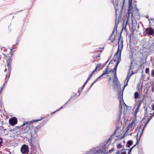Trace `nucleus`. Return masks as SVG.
Returning a JSON list of instances; mask_svg holds the SVG:
<instances>
[{
	"label": "nucleus",
	"instance_id": "nucleus-1",
	"mask_svg": "<svg viewBox=\"0 0 154 154\" xmlns=\"http://www.w3.org/2000/svg\"><path fill=\"white\" fill-rule=\"evenodd\" d=\"M113 136L111 135L107 140H106L101 143L96 147L100 154L105 153L106 151L108 150L109 146L110 144V142H109L111 141L113 139Z\"/></svg>",
	"mask_w": 154,
	"mask_h": 154
},
{
	"label": "nucleus",
	"instance_id": "nucleus-2",
	"mask_svg": "<svg viewBox=\"0 0 154 154\" xmlns=\"http://www.w3.org/2000/svg\"><path fill=\"white\" fill-rule=\"evenodd\" d=\"M121 34L120 35L119 37L118 38V47L117 51L114 54V56L116 57L117 61L116 65L118 66V64L121 61V54L122 50L123 48V41L122 38L120 41V45L119 44V42L121 39Z\"/></svg>",
	"mask_w": 154,
	"mask_h": 154
},
{
	"label": "nucleus",
	"instance_id": "nucleus-3",
	"mask_svg": "<svg viewBox=\"0 0 154 154\" xmlns=\"http://www.w3.org/2000/svg\"><path fill=\"white\" fill-rule=\"evenodd\" d=\"M125 0H115V4H114V0H112V3L114 5V8L115 9V15L116 17H117V10H119L121 8H122V6H123V8H124Z\"/></svg>",
	"mask_w": 154,
	"mask_h": 154
},
{
	"label": "nucleus",
	"instance_id": "nucleus-4",
	"mask_svg": "<svg viewBox=\"0 0 154 154\" xmlns=\"http://www.w3.org/2000/svg\"><path fill=\"white\" fill-rule=\"evenodd\" d=\"M113 86L114 89H117V90L121 89V85L117 75H116V76H114L113 79Z\"/></svg>",
	"mask_w": 154,
	"mask_h": 154
},
{
	"label": "nucleus",
	"instance_id": "nucleus-5",
	"mask_svg": "<svg viewBox=\"0 0 154 154\" xmlns=\"http://www.w3.org/2000/svg\"><path fill=\"white\" fill-rule=\"evenodd\" d=\"M28 141L31 146V148L33 150H34L37 148H39V144L37 142L32 141V139L31 138L30 139H29Z\"/></svg>",
	"mask_w": 154,
	"mask_h": 154
},
{
	"label": "nucleus",
	"instance_id": "nucleus-6",
	"mask_svg": "<svg viewBox=\"0 0 154 154\" xmlns=\"http://www.w3.org/2000/svg\"><path fill=\"white\" fill-rule=\"evenodd\" d=\"M20 151L23 154H28L29 152V148L26 144L23 145L21 147Z\"/></svg>",
	"mask_w": 154,
	"mask_h": 154
},
{
	"label": "nucleus",
	"instance_id": "nucleus-7",
	"mask_svg": "<svg viewBox=\"0 0 154 154\" xmlns=\"http://www.w3.org/2000/svg\"><path fill=\"white\" fill-rule=\"evenodd\" d=\"M125 88V87H123L122 89V91L121 92V91H119L118 93V95H119V99L120 100L119 106L121 108V110L122 108V105L121 99L122 98L123 99V92Z\"/></svg>",
	"mask_w": 154,
	"mask_h": 154
},
{
	"label": "nucleus",
	"instance_id": "nucleus-8",
	"mask_svg": "<svg viewBox=\"0 0 154 154\" xmlns=\"http://www.w3.org/2000/svg\"><path fill=\"white\" fill-rule=\"evenodd\" d=\"M9 123L10 125L14 126L17 123V119L15 117H12L9 120Z\"/></svg>",
	"mask_w": 154,
	"mask_h": 154
},
{
	"label": "nucleus",
	"instance_id": "nucleus-9",
	"mask_svg": "<svg viewBox=\"0 0 154 154\" xmlns=\"http://www.w3.org/2000/svg\"><path fill=\"white\" fill-rule=\"evenodd\" d=\"M11 57H9V58L7 60L6 62L7 63V66L8 67V73L9 76L10 75L11 71V66L10 63V61H11Z\"/></svg>",
	"mask_w": 154,
	"mask_h": 154
},
{
	"label": "nucleus",
	"instance_id": "nucleus-10",
	"mask_svg": "<svg viewBox=\"0 0 154 154\" xmlns=\"http://www.w3.org/2000/svg\"><path fill=\"white\" fill-rule=\"evenodd\" d=\"M132 0H129L128 1V9L127 12L128 17L129 16L130 14H131V16H133V12H132V11H131L133 8L132 4Z\"/></svg>",
	"mask_w": 154,
	"mask_h": 154
},
{
	"label": "nucleus",
	"instance_id": "nucleus-11",
	"mask_svg": "<svg viewBox=\"0 0 154 154\" xmlns=\"http://www.w3.org/2000/svg\"><path fill=\"white\" fill-rule=\"evenodd\" d=\"M46 123V121L45 120H44L40 124L38 125L35 127V128H34L35 130V131H36V132L37 133L38 131H39L41 128L42 126L44 125Z\"/></svg>",
	"mask_w": 154,
	"mask_h": 154
},
{
	"label": "nucleus",
	"instance_id": "nucleus-12",
	"mask_svg": "<svg viewBox=\"0 0 154 154\" xmlns=\"http://www.w3.org/2000/svg\"><path fill=\"white\" fill-rule=\"evenodd\" d=\"M145 32L148 35H152L154 32V30L152 28L148 27L145 29Z\"/></svg>",
	"mask_w": 154,
	"mask_h": 154
},
{
	"label": "nucleus",
	"instance_id": "nucleus-13",
	"mask_svg": "<svg viewBox=\"0 0 154 154\" xmlns=\"http://www.w3.org/2000/svg\"><path fill=\"white\" fill-rule=\"evenodd\" d=\"M30 134L31 136L32 137V138H35L37 136V134L35 131V130L34 128H32L31 131H30Z\"/></svg>",
	"mask_w": 154,
	"mask_h": 154
},
{
	"label": "nucleus",
	"instance_id": "nucleus-14",
	"mask_svg": "<svg viewBox=\"0 0 154 154\" xmlns=\"http://www.w3.org/2000/svg\"><path fill=\"white\" fill-rule=\"evenodd\" d=\"M133 144V141L132 140H130L128 141L126 143V146L129 148Z\"/></svg>",
	"mask_w": 154,
	"mask_h": 154
},
{
	"label": "nucleus",
	"instance_id": "nucleus-15",
	"mask_svg": "<svg viewBox=\"0 0 154 154\" xmlns=\"http://www.w3.org/2000/svg\"><path fill=\"white\" fill-rule=\"evenodd\" d=\"M151 115V116L149 117V118H148V120L146 122H143V123H146V124H147L149 122L150 120L152 118L153 116H154V112H153L152 113H150V114Z\"/></svg>",
	"mask_w": 154,
	"mask_h": 154
},
{
	"label": "nucleus",
	"instance_id": "nucleus-16",
	"mask_svg": "<svg viewBox=\"0 0 154 154\" xmlns=\"http://www.w3.org/2000/svg\"><path fill=\"white\" fill-rule=\"evenodd\" d=\"M144 108L145 109H144L145 116L143 118L142 120L140 121V122H142L145 119L146 117H147V116H146L147 114V107L145 108V107H144Z\"/></svg>",
	"mask_w": 154,
	"mask_h": 154
},
{
	"label": "nucleus",
	"instance_id": "nucleus-17",
	"mask_svg": "<svg viewBox=\"0 0 154 154\" xmlns=\"http://www.w3.org/2000/svg\"><path fill=\"white\" fill-rule=\"evenodd\" d=\"M21 35H20L17 36V38L16 42V43L15 44L13 45V47L18 44V42H19V41H20V39L21 38Z\"/></svg>",
	"mask_w": 154,
	"mask_h": 154
},
{
	"label": "nucleus",
	"instance_id": "nucleus-18",
	"mask_svg": "<svg viewBox=\"0 0 154 154\" xmlns=\"http://www.w3.org/2000/svg\"><path fill=\"white\" fill-rule=\"evenodd\" d=\"M130 73V71L129 70L128 72V75H127V78L126 79H125V82H126L127 81V82H128L131 76L130 75H129V73Z\"/></svg>",
	"mask_w": 154,
	"mask_h": 154
},
{
	"label": "nucleus",
	"instance_id": "nucleus-19",
	"mask_svg": "<svg viewBox=\"0 0 154 154\" xmlns=\"http://www.w3.org/2000/svg\"><path fill=\"white\" fill-rule=\"evenodd\" d=\"M134 123V121H132L131 123L128 125V126L127 128V130L126 132L128 131L129 129L132 126Z\"/></svg>",
	"mask_w": 154,
	"mask_h": 154
},
{
	"label": "nucleus",
	"instance_id": "nucleus-20",
	"mask_svg": "<svg viewBox=\"0 0 154 154\" xmlns=\"http://www.w3.org/2000/svg\"><path fill=\"white\" fill-rule=\"evenodd\" d=\"M139 93L137 92H136L134 93V97L135 99H137L138 98Z\"/></svg>",
	"mask_w": 154,
	"mask_h": 154
},
{
	"label": "nucleus",
	"instance_id": "nucleus-21",
	"mask_svg": "<svg viewBox=\"0 0 154 154\" xmlns=\"http://www.w3.org/2000/svg\"><path fill=\"white\" fill-rule=\"evenodd\" d=\"M121 8V11H120V14H119V16L120 17V19H121V17L122 15V14H123V10H124L123 6H122V8Z\"/></svg>",
	"mask_w": 154,
	"mask_h": 154
},
{
	"label": "nucleus",
	"instance_id": "nucleus-22",
	"mask_svg": "<svg viewBox=\"0 0 154 154\" xmlns=\"http://www.w3.org/2000/svg\"><path fill=\"white\" fill-rule=\"evenodd\" d=\"M106 74H109V72L108 71L107 68H106L105 70L103 71V73L102 75H103Z\"/></svg>",
	"mask_w": 154,
	"mask_h": 154
},
{
	"label": "nucleus",
	"instance_id": "nucleus-23",
	"mask_svg": "<svg viewBox=\"0 0 154 154\" xmlns=\"http://www.w3.org/2000/svg\"><path fill=\"white\" fill-rule=\"evenodd\" d=\"M118 66L116 65H115V67L114 68V76H116V71H117V68Z\"/></svg>",
	"mask_w": 154,
	"mask_h": 154
},
{
	"label": "nucleus",
	"instance_id": "nucleus-24",
	"mask_svg": "<svg viewBox=\"0 0 154 154\" xmlns=\"http://www.w3.org/2000/svg\"><path fill=\"white\" fill-rule=\"evenodd\" d=\"M118 66L116 65H115V67L114 68V76H116V71H117V68Z\"/></svg>",
	"mask_w": 154,
	"mask_h": 154
},
{
	"label": "nucleus",
	"instance_id": "nucleus-25",
	"mask_svg": "<svg viewBox=\"0 0 154 154\" xmlns=\"http://www.w3.org/2000/svg\"><path fill=\"white\" fill-rule=\"evenodd\" d=\"M141 136L140 135L139 138L138 139V138H137V141L136 143L135 144H134V145H135V146L137 144H138L139 143L140 139L141 137Z\"/></svg>",
	"mask_w": 154,
	"mask_h": 154
},
{
	"label": "nucleus",
	"instance_id": "nucleus-26",
	"mask_svg": "<svg viewBox=\"0 0 154 154\" xmlns=\"http://www.w3.org/2000/svg\"><path fill=\"white\" fill-rule=\"evenodd\" d=\"M135 147V145H133L129 149H128V154H131V152L132 151V149L133 148Z\"/></svg>",
	"mask_w": 154,
	"mask_h": 154
},
{
	"label": "nucleus",
	"instance_id": "nucleus-27",
	"mask_svg": "<svg viewBox=\"0 0 154 154\" xmlns=\"http://www.w3.org/2000/svg\"><path fill=\"white\" fill-rule=\"evenodd\" d=\"M147 125V124H146L145 123L144 126L143 127V129H142V132L140 134V135L141 136H142V134L143 133V131H144L145 128L146 127V126Z\"/></svg>",
	"mask_w": 154,
	"mask_h": 154
},
{
	"label": "nucleus",
	"instance_id": "nucleus-28",
	"mask_svg": "<svg viewBox=\"0 0 154 154\" xmlns=\"http://www.w3.org/2000/svg\"><path fill=\"white\" fill-rule=\"evenodd\" d=\"M121 112L120 114H119L117 118V120L118 121H119V120L121 119Z\"/></svg>",
	"mask_w": 154,
	"mask_h": 154
},
{
	"label": "nucleus",
	"instance_id": "nucleus-29",
	"mask_svg": "<svg viewBox=\"0 0 154 154\" xmlns=\"http://www.w3.org/2000/svg\"><path fill=\"white\" fill-rule=\"evenodd\" d=\"M100 54H98V55L95 57H94V59H97V60H98L100 59Z\"/></svg>",
	"mask_w": 154,
	"mask_h": 154
},
{
	"label": "nucleus",
	"instance_id": "nucleus-30",
	"mask_svg": "<svg viewBox=\"0 0 154 154\" xmlns=\"http://www.w3.org/2000/svg\"><path fill=\"white\" fill-rule=\"evenodd\" d=\"M77 94H75L73 96H72V97H71V98H70V99L68 100V101H67L64 105L63 106H65V105H66V104L68 102H69L72 99V98H73L74 97H75L77 95Z\"/></svg>",
	"mask_w": 154,
	"mask_h": 154
},
{
	"label": "nucleus",
	"instance_id": "nucleus-31",
	"mask_svg": "<svg viewBox=\"0 0 154 154\" xmlns=\"http://www.w3.org/2000/svg\"><path fill=\"white\" fill-rule=\"evenodd\" d=\"M10 76L9 75V74H8H8H7L6 75V76L5 77V83H6L7 81H8L9 79Z\"/></svg>",
	"mask_w": 154,
	"mask_h": 154
},
{
	"label": "nucleus",
	"instance_id": "nucleus-32",
	"mask_svg": "<svg viewBox=\"0 0 154 154\" xmlns=\"http://www.w3.org/2000/svg\"><path fill=\"white\" fill-rule=\"evenodd\" d=\"M128 22V20H126V22L125 26H124V23H123V27H122V29H126V26L127 25Z\"/></svg>",
	"mask_w": 154,
	"mask_h": 154
},
{
	"label": "nucleus",
	"instance_id": "nucleus-33",
	"mask_svg": "<svg viewBox=\"0 0 154 154\" xmlns=\"http://www.w3.org/2000/svg\"><path fill=\"white\" fill-rule=\"evenodd\" d=\"M139 109H137V108H136L134 111V116H136L137 113V112L138 111Z\"/></svg>",
	"mask_w": 154,
	"mask_h": 154
},
{
	"label": "nucleus",
	"instance_id": "nucleus-34",
	"mask_svg": "<svg viewBox=\"0 0 154 154\" xmlns=\"http://www.w3.org/2000/svg\"><path fill=\"white\" fill-rule=\"evenodd\" d=\"M117 149H119L122 147V146L121 143L118 144L117 146Z\"/></svg>",
	"mask_w": 154,
	"mask_h": 154
},
{
	"label": "nucleus",
	"instance_id": "nucleus-35",
	"mask_svg": "<svg viewBox=\"0 0 154 154\" xmlns=\"http://www.w3.org/2000/svg\"><path fill=\"white\" fill-rule=\"evenodd\" d=\"M151 75L152 77H154V69H153L152 70Z\"/></svg>",
	"mask_w": 154,
	"mask_h": 154
},
{
	"label": "nucleus",
	"instance_id": "nucleus-36",
	"mask_svg": "<svg viewBox=\"0 0 154 154\" xmlns=\"http://www.w3.org/2000/svg\"><path fill=\"white\" fill-rule=\"evenodd\" d=\"M63 106H62L59 109H58L56 111H54V112H53L52 113H51V115H52L53 114H54V113H55V112H57L58 111H59L61 109H62L63 108Z\"/></svg>",
	"mask_w": 154,
	"mask_h": 154
},
{
	"label": "nucleus",
	"instance_id": "nucleus-37",
	"mask_svg": "<svg viewBox=\"0 0 154 154\" xmlns=\"http://www.w3.org/2000/svg\"><path fill=\"white\" fill-rule=\"evenodd\" d=\"M114 150V148H112L111 149H110L108 152L109 153H112Z\"/></svg>",
	"mask_w": 154,
	"mask_h": 154
},
{
	"label": "nucleus",
	"instance_id": "nucleus-38",
	"mask_svg": "<svg viewBox=\"0 0 154 154\" xmlns=\"http://www.w3.org/2000/svg\"><path fill=\"white\" fill-rule=\"evenodd\" d=\"M145 72L146 74H149V68H146V69Z\"/></svg>",
	"mask_w": 154,
	"mask_h": 154
},
{
	"label": "nucleus",
	"instance_id": "nucleus-39",
	"mask_svg": "<svg viewBox=\"0 0 154 154\" xmlns=\"http://www.w3.org/2000/svg\"><path fill=\"white\" fill-rule=\"evenodd\" d=\"M87 83L86 82H85V83L83 85H82V87L81 88V91H82V90L85 87V86L86 85V84Z\"/></svg>",
	"mask_w": 154,
	"mask_h": 154
},
{
	"label": "nucleus",
	"instance_id": "nucleus-40",
	"mask_svg": "<svg viewBox=\"0 0 154 154\" xmlns=\"http://www.w3.org/2000/svg\"><path fill=\"white\" fill-rule=\"evenodd\" d=\"M141 103H142V102L141 101H140L139 102V104L138 105L137 107V108L139 109Z\"/></svg>",
	"mask_w": 154,
	"mask_h": 154
},
{
	"label": "nucleus",
	"instance_id": "nucleus-41",
	"mask_svg": "<svg viewBox=\"0 0 154 154\" xmlns=\"http://www.w3.org/2000/svg\"><path fill=\"white\" fill-rule=\"evenodd\" d=\"M133 61H132L131 62L130 65V68L129 69V71L131 70V67L132 66V64H133Z\"/></svg>",
	"mask_w": 154,
	"mask_h": 154
},
{
	"label": "nucleus",
	"instance_id": "nucleus-42",
	"mask_svg": "<svg viewBox=\"0 0 154 154\" xmlns=\"http://www.w3.org/2000/svg\"><path fill=\"white\" fill-rule=\"evenodd\" d=\"M110 59V58H109L107 60V61L105 62V63L104 64L103 66H103H104L105 65H106V64L109 61V60Z\"/></svg>",
	"mask_w": 154,
	"mask_h": 154
},
{
	"label": "nucleus",
	"instance_id": "nucleus-43",
	"mask_svg": "<svg viewBox=\"0 0 154 154\" xmlns=\"http://www.w3.org/2000/svg\"><path fill=\"white\" fill-rule=\"evenodd\" d=\"M43 119V118H42L40 119H35V120H34L33 121V122H38L39 121H40V120H42Z\"/></svg>",
	"mask_w": 154,
	"mask_h": 154
},
{
	"label": "nucleus",
	"instance_id": "nucleus-44",
	"mask_svg": "<svg viewBox=\"0 0 154 154\" xmlns=\"http://www.w3.org/2000/svg\"><path fill=\"white\" fill-rule=\"evenodd\" d=\"M117 131V129L116 130H115V131L113 132V133L111 135L112 136H113L115 135Z\"/></svg>",
	"mask_w": 154,
	"mask_h": 154
},
{
	"label": "nucleus",
	"instance_id": "nucleus-45",
	"mask_svg": "<svg viewBox=\"0 0 154 154\" xmlns=\"http://www.w3.org/2000/svg\"><path fill=\"white\" fill-rule=\"evenodd\" d=\"M108 72H109V73L110 72H114V69H111L110 70H109L108 71Z\"/></svg>",
	"mask_w": 154,
	"mask_h": 154
},
{
	"label": "nucleus",
	"instance_id": "nucleus-46",
	"mask_svg": "<svg viewBox=\"0 0 154 154\" xmlns=\"http://www.w3.org/2000/svg\"><path fill=\"white\" fill-rule=\"evenodd\" d=\"M101 65V64H98L96 67V69H97V68H99Z\"/></svg>",
	"mask_w": 154,
	"mask_h": 154
},
{
	"label": "nucleus",
	"instance_id": "nucleus-47",
	"mask_svg": "<svg viewBox=\"0 0 154 154\" xmlns=\"http://www.w3.org/2000/svg\"><path fill=\"white\" fill-rule=\"evenodd\" d=\"M135 117L134 118H133L132 121H134V122H135L136 120V116H134Z\"/></svg>",
	"mask_w": 154,
	"mask_h": 154
},
{
	"label": "nucleus",
	"instance_id": "nucleus-48",
	"mask_svg": "<svg viewBox=\"0 0 154 154\" xmlns=\"http://www.w3.org/2000/svg\"><path fill=\"white\" fill-rule=\"evenodd\" d=\"M115 38H116V37H115L113 38L112 39H111V40H110L111 41V42H112V43L115 40Z\"/></svg>",
	"mask_w": 154,
	"mask_h": 154
},
{
	"label": "nucleus",
	"instance_id": "nucleus-49",
	"mask_svg": "<svg viewBox=\"0 0 154 154\" xmlns=\"http://www.w3.org/2000/svg\"><path fill=\"white\" fill-rule=\"evenodd\" d=\"M112 61V60H111L109 62V63L106 66V68H107V70L109 68V64Z\"/></svg>",
	"mask_w": 154,
	"mask_h": 154
},
{
	"label": "nucleus",
	"instance_id": "nucleus-50",
	"mask_svg": "<svg viewBox=\"0 0 154 154\" xmlns=\"http://www.w3.org/2000/svg\"><path fill=\"white\" fill-rule=\"evenodd\" d=\"M131 37H132V36H131V34H130L128 36V38H130V39H129L130 41L131 40Z\"/></svg>",
	"mask_w": 154,
	"mask_h": 154
},
{
	"label": "nucleus",
	"instance_id": "nucleus-51",
	"mask_svg": "<svg viewBox=\"0 0 154 154\" xmlns=\"http://www.w3.org/2000/svg\"><path fill=\"white\" fill-rule=\"evenodd\" d=\"M128 150V149H125L124 148H123L122 149L120 150L121 151H123L124 150Z\"/></svg>",
	"mask_w": 154,
	"mask_h": 154
},
{
	"label": "nucleus",
	"instance_id": "nucleus-52",
	"mask_svg": "<svg viewBox=\"0 0 154 154\" xmlns=\"http://www.w3.org/2000/svg\"><path fill=\"white\" fill-rule=\"evenodd\" d=\"M10 25H9L8 26V31H9V32H11V29H10V28L11 27L10 26Z\"/></svg>",
	"mask_w": 154,
	"mask_h": 154
},
{
	"label": "nucleus",
	"instance_id": "nucleus-53",
	"mask_svg": "<svg viewBox=\"0 0 154 154\" xmlns=\"http://www.w3.org/2000/svg\"><path fill=\"white\" fill-rule=\"evenodd\" d=\"M93 74L91 73L89 75L88 78H91L92 77Z\"/></svg>",
	"mask_w": 154,
	"mask_h": 154
},
{
	"label": "nucleus",
	"instance_id": "nucleus-54",
	"mask_svg": "<svg viewBox=\"0 0 154 154\" xmlns=\"http://www.w3.org/2000/svg\"><path fill=\"white\" fill-rule=\"evenodd\" d=\"M120 152L118 150L117 152H116V153H114V154H120Z\"/></svg>",
	"mask_w": 154,
	"mask_h": 154
},
{
	"label": "nucleus",
	"instance_id": "nucleus-55",
	"mask_svg": "<svg viewBox=\"0 0 154 154\" xmlns=\"http://www.w3.org/2000/svg\"><path fill=\"white\" fill-rule=\"evenodd\" d=\"M94 82H93L91 84V85L90 86V88H89L88 89H89V88H91V87L93 86V85L94 84Z\"/></svg>",
	"mask_w": 154,
	"mask_h": 154
},
{
	"label": "nucleus",
	"instance_id": "nucleus-56",
	"mask_svg": "<svg viewBox=\"0 0 154 154\" xmlns=\"http://www.w3.org/2000/svg\"><path fill=\"white\" fill-rule=\"evenodd\" d=\"M128 82H126V84H124V87H125H125H126V86H127L128 85Z\"/></svg>",
	"mask_w": 154,
	"mask_h": 154
},
{
	"label": "nucleus",
	"instance_id": "nucleus-57",
	"mask_svg": "<svg viewBox=\"0 0 154 154\" xmlns=\"http://www.w3.org/2000/svg\"><path fill=\"white\" fill-rule=\"evenodd\" d=\"M128 82H126V84H124V87H125H125H126V86H127L128 85Z\"/></svg>",
	"mask_w": 154,
	"mask_h": 154
},
{
	"label": "nucleus",
	"instance_id": "nucleus-58",
	"mask_svg": "<svg viewBox=\"0 0 154 154\" xmlns=\"http://www.w3.org/2000/svg\"><path fill=\"white\" fill-rule=\"evenodd\" d=\"M138 129H139V131H138V132H140V129L141 128V126H140V127H138Z\"/></svg>",
	"mask_w": 154,
	"mask_h": 154
},
{
	"label": "nucleus",
	"instance_id": "nucleus-59",
	"mask_svg": "<svg viewBox=\"0 0 154 154\" xmlns=\"http://www.w3.org/2000/svg\"><path fill=\"white\" fill-rule=\"evenodd\" d=\"M120 154H126V152L125 151L122 152Z\"/></svg>",
	"mask_w": 154,
	"mask_h": 154
},
{
	"label": "nucleus",
	"instance_id": "nucleus-60",
	"mask_svg": "<svg viewBox=\"0 0 154 154\" xmlns=\"http://www.w3.org/2000/svg\"><path fill=\"white\" fill-rule=\"evenodd\" d=\"M96 68L91 73L93 74V73L96 71Z\"/></svg>",
	"mask_w": 154,
	"mask_h": 154
},
{
	"label": "nucleus",
	"instance_id": "nucleus-61",
	"mask_svg": "<svg viewBox=\"0 0 154 154\" xmlns=\"http://www.w3.org/2000/svg\"><path fill=\"white\" fill-rule=\"evenodd\" d=\"M2 127L3 129V130L4 131H6V129L4 128V127H3L2 126Z\"/></svg>",
	"mask_w": 154,
	"mask_h": 154
},
{
	"label": "nucleus",
	"instance_id": "nucleus-62",
	"mask_svg": "<svg viewBox=\"0 0 154 154\" xmlns=\"http://www.w3.org/2000/svg\"><path fill=\"white\" fill-rule=\"evenodd\" d=\"M152 109L153 110H154V104L152 105Z\"/></svg>",
	"mask_w": 154,
	"mask_h": 154
},
{
	"label": "nucleus",
	"instance_id": "nucleus-63",
	"mask_svg": "<svg viewBox=\"0 0 154 154\" xmlns=\"http://www.w3.org/2000/svg\"><path fill=\"white\" fill-rule=\"evenodd\" d=\"M125 133L123 135L122 137H121V138H120V139H121L122 138H123L124 137H125Z\"/></svg>",
	"mask_w": 154,
	"mask_h": 154
},
{
	"label": "nucleus",
	"instance_id": "nucleus-64",
	"mask_svg": "<svg viewBox=\"0 0 154 154\" xmlns=\"http://www.w3.org/2000/svg\"><path fill=\"white\" fill-rule=\"evenodd\" d=\"M90 79V78L88 77V78L87 79V80H86V81L85 82H86V83H87L88 82V80Z\"/></svg>",
	"mask_w": 154,
	"mask_h": 154
}]
</instances>
